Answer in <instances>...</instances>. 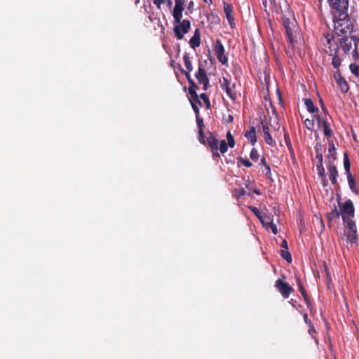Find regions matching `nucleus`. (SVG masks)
Returning a JSON list of instances; mask_svg holds the SVG:
<instances>
[{"mask_svg": "<svg viewBox=\"0 0 359 359\" xmlns=\"http://www.w3.org/2000/svg\"><path fill=\"white\" fill-rule=\"evenodd\" d=\"M280 125L276 114L273 117H271L269 121L262 122V129L265 142L271 145L274 146L276 142L273 137H278L280 135Z\"/></svg>", "mask_w": 359, "mask_h": 359, "instance_id": "nucleus-1", "label": "nucleus"}, {"mask_svg": "<svg viewBox=\"0 0 359 359\" xmlns=\"http://www.w3.org/2000/svg\"><path fill=\"white\" fill-rule=\"evenodd\" d=\"M334 29L338 35H346L351 34L353 31V24L348 15L345 17H333Z\"/></svg>", "mask_w": 359, "mask_h": 359, "instance_id": "nucleus-2", "label": "nucleus"}, {"mask_svg": "<svg viewBox=\"0 0 359 359\" xmlns=\"http://www.w3.org/2000/svg\"><path fill=\"white\" fill-rule=\"evenodd\" d=\"M341 46L346 53H349L355 60L359 59V39L356 37H344L341 41Z\"/></svg>", "mask_w": 359, "mask_h": 359, "instance_id": "nucleus-3", "label": "nucleus"}, {"mask_svg": "<svg viewBox=\"0 0 359 359\" xmlns=\"http://www.w3.org/2000/svg\"><path fill=\"white\" fill-rule=\"evenodd\" d=\"M329 3L333 17H345L346 15H348V0H330Z\"/></svg>", "mask_w": 359, "mask_h": 359, "instance_id": "nucleus-4", "label": "nucleus"}, {"mask_svg": "<svg viewBox=\"0 0 359 359\" xmlns=\"http://www.w3.org/2000/svg\"><path fill=\"white\" fill-rule=\"evenodd\" d=\"M340 197L337 198L338 204L340 210V214L342 217L344 222H346L348 219H351L354 217L355 209L353 203L351 200H347L344 203L339 201Z\"/></svg>", "mask_w": 359, "mask_h": 359, "instance_id": "nucleus-5", "label": "nucleus"}, {"mask_svg": "<svg viewBox=\"0 0 359 359\" xmlns=\"http://www.w3.org/2000/svg\"><path fill=\"white\" fill-rule=\"evenodd\" d=\"M176 25L174 27V33L178 40L183 39L184 35L187 33L191 27V22L188 20H180L175 21Z\"/></svg>", "mask_w": 359, "mask_h": 359, "instance_id": "nucleus-6", "label": "nucleus"}, {"mask_svg": "<svg viewBox=\"0 0 359 359\" xmlns=\"http://www.w3.org/2000/svg\"><path fill=\"white\" fill-rule=\"evenodd\" d=\"M323 44L325 52L330 55H334L337 53L338 45L332 34H327L324 36Z\"/></svg>", "mask_w": 359, "mask_h": 359, "instance_id": "nucleus-7", "label": "nucleus"}, {"mask_svg": "<svg viewBox=\"0 0 359 359\" xmlns=\"http://www.w3.org/2000/svg\"><path fill=\"white\" fill-rule=\"evenodd\" d=\"M283 25L287 35L288 40L291 43H292L294 41V34L296 32L297 29L295 20L293 18L291 19L284 18Z\"/></svg>", "mask_w": 359, "mask_h": 359, "instance_id": "nucleus-8", "label": "nucleus"}, {"mask_svg": "<svg viewBox=\"0 0 359 359\" xmlns=\"http://www.w3.org/2000/svg\"><path fill=\"white\" fill-rule=\"evenodd\" d=\"M276 287L285 298H287L293 290L292 287H290L286 282L282 281L280 279L276 280Z\"/></svg>", "mask_w": 359, "mask_h": 359, "instance_id": "nucleus-9", "label": "nucleus"}, {"mask_svg": "<svg viewBox=\"0 0 359 359\" xmlns=\"http://www.w3.org/2000/svg\"><path fill=\"white\" fill-rule=\"evenodd\" d=\"M215 52L218 60L223 65L227 63V57L224 55V48L219 41H217L215 45Z\"/></svg>", "mask_w": 359, "mask_h": 359, "instance_id": "nucleus-10", "label": "nucleus"}, {"mask_svg": "<svg viewBox=\"0 0 359 359\" xmlns=\"http://www.w3.org/2000/svg\"><path fill=\"white\" fill-rule=\"evenodd\" d=\"M184 9V1L182 0H175V8L172 13L175 21H180L182 18Z\"/></svg>", "mask_w": 359, "mask_h": 359, "instance_id": "nucleus-11", "label": "nucleus"}, {"mask_svg": "<svg viewBox=\"0 0 359 359\" xmlns=\"http://www.w3.org/2000/svg\"><path fill=\"white\" fill-rule=\"evenodd\" d=\"M221 86L223 89L225 90L227 96L231 100H234L236 98V93L234 91V85L230 84V82L226 79L223 78V81L221 83Z\"/></svg>", "mask_w": 359, "mask_h": 359, "instance_id": "nucleus-12", "label": "nucleus"}, {"mask_svg": "<svg viewBox=\"0 0 359 359\" xmlns=\"http://www.w3.org/2000/svg\"><path fill=\"white\" fill-rule=\"evenodd\" d=\"M196 77L198 82L203 85L204 90H206L208 86L209 80L206 75L205 69L200 67L196 74Z\"/></svg>", "mask_w": 359, "mask_h": 359, "instance_id": "nucleus-13", "label": "nucleus"}, {"mask_svg": "<svg viewBox=\"0 0 359 359\" xmlns=\"http://www.w3.org/2000/svg\"><path fill=\"white\" fill-rule=\"evenodd\" d=\"M334 76L337 83L340 87L341 92L346 93L348 90L347 82L344 79V78H342L338 72H335Z\"/></svg>", "mask_w": 359, "mask_h": 359, "instance_id": "nucleus-14", "label": "nucleus"}, {"mask_svg": "<svg viewBox=\"0 0 359 359\" xmlns=\"http://www.w3.org/2000/svg\"><path fill=\"white\" fill-rule=\"evenodd\" d=\"M189 43L191 48H195L200 46V32L198 29L195 30L194 36L191 38Z\"/></svg>", "mask_w": 359, "mask_h": 359, "instance_id": "nucleus-15", "label": "nucleus"}, {"mask_svg": "<svg viewBox=\"0 0 359 359\" xmlns=\"http://www.w3.org/2000/svg\"><path fill=\"white\" fill-rule=\"evenodd\" d=\"M224 10L226 17L228 21L230 23H231L234 20L233 16L232 7L231 5L227 4L226 3H224Z\"/></svg>", "mask_w": 359, "mask_h": 359, "instance_id": "nucleus-16", "label": "nucleus"}, {"mask_svg": "<svg viewBox=\"0 0 359 359\" xmlns=\"http://www.w3.org/2000/svg\"><path fill=\"white\" fill-rule=\"evenodd\" d=\"M245 136L250 141L251 144L254 145L257 142L255 128L251 127L250 130L245 133Z\"/></svg>", "mask_w": 359, "mask_h": 359, "instance_id": "nucleus-17", "label": "nucleus"}, {"mask_svg": "<svg viewBox=\"0 0 359 359\" xmlns=\"http://www.w3.org/2000/svg\"><path fill=\"white\" fill-rule=\"evenodd\" d=\"M340 210H339L336 205H334V208L332 210L327 213V219L329 221H332L335 219H339L340 217Z\"/></svg>", "mask_w": 359, "mask_h": 359, "instance_id": "nucleus-18", "label": "nucleus"}, {"mask_svg": "<svg viewBox=\"0 0 359 359\" xmlns=\"http://www.w3.org/2000/svg\"><path fill=\"white\" fill-rule=\"evenodd\" d=\"M329 172H330V175H329L330 180H331L332 184H336L337 183V176L338 172H337V168L335 167V165H331L329 168Z\"/></svg>", "mask_w": 359, "mask_h": 359, "instance_id": "nucleus-19", "label": "nucleus"}, {"mask_svg": "<svg viewBox=\"0 0 359 359\" xmlns=\"http://www.w3.org/2000/svg\"><path fill=\"white\" fill-rule=\"evenodd\" d=\"M304 104L307 108V110L311 113H315L318 111V109L316 107L311 99H305Z\"/></svg>", "mask_w": 359, "mask_h": 359, "instance_id": "nucleus-20", "label": "nucleus"}, {"mask_svg": "<svg viewBox=\"0 0 359 359\" xmlns=\"http://www.w3.org/2000/svg\"><path fill=\"white\" fill-rule=\"evenodd\" d=\"M345 223H346V228L345 231L357 233V228L354 221L351 220V219H348Z\"/></svg>", "mask_w": 359, "mask_h": 359, "instance_id": "nucleus-21", "label": "nucleus"}, {"mask_svg": "<svg viewBox=\"0 0 359 359\" xmlns=\"http://www.w3.org/2000/svg\"><path fill=\"white\" fill-rule=\"evenodd\" d=\"M196 116V123L199 128V136H200V141L201 142H204L201 140V138L203 137V128L204 127L203 121L201 118L199 117V115Z\"/></svg>", "mask_w": 359, "mask_h": 359, "instance_id": "nucleus-22", "label": "nucleus"}, {"mask_svg": "<svg viewBox=\"0 0 359 359\" xmlns=\"http://www.w3.org/2000/svg\"><path fill=\"white\" fill-rule=\"evenodd\" d=\"M345 235L347 237V240L351 243H354L357 239V233H353V231H345Z\"/></svg>", "mask_w": 359, "mask_h": 359, "instance_id": "nucleus-23", "label": "nucleus"}, {"mask_svg": "<svg viewBox=\"0 0 359 359\" xmlns=\"http://www.w3.org/2000/svg\"><path fill=\"white\" fill-rule=\"evenodd\" d=\"M332 64L333 67L335 69L339 68L341 63V59L339 57V55H336V53L334 55H332Z\"/></svg>", "mask_w": 359, "mask_h": 359, "instance_id": "nucleus-24", "label": "nucleus"}, {"mask_svg": "<svg viewBox=\"0 0 359 359\" xmlns=\"http://www.w3.org/2000/svg\"><path fill=\"white\" fill-rule=\"evenodd\" d=\"M318 175L322 177L323 180H325V169L323 165V163H317L316 165Z\"/></svg>", "mask_w": 359, "mask_h": 359, "instance_id": "nucleus-25", "label": "nucleus"}, {"mask_svg": "<svg viewBox=\"0 0 359 359\" xmlns=\"http://www.w3.org/2000/svg\"><path fill=\"white\" fill-rule=\"evenodd\" d=\"M350 71L353 74H354L356 77H359V65L357 64H351L349 65Z\"/></svg>", "mask_w": 359, "mask_h": 359, "instance_id": "nucleus-26", "label": "nucleus"}, {"mask_svg": "<svg viewBox=\"0 0 359 359\" xmlns=\"http://www.w3.org/2000/svg\"><path fill=\"white\" fill-rule=\"evenodd\" d=\"M344 166L345 170L347 172V175L348 173H351L350 172L351 164H350V161H349L348 155L346 154H344Z\"/></svg>", "mask_w": 359, "mask_h": 359, "instance_id": "nucleus-27", "label": "nucleus"}, {"mask_svg": "<svg viewBox=\"0 0 359 359\" xmlns=\"http://www.w3.org/2000/svg\"><path fill=\"white\" fill-rule=\"evenodd\" d=\"M183 58H184V65L186 66V68L189 70V72L192 71L193 67H192L191 62L189 59V55L187 54H185L184 55Z\"/></svg>", "mask_w": 359, "mask_h": 359, "instance_id": "nucleus-28", "label": "nucleus"}, {"mask_svg": "<svg viewBox=\"0 0 359 359\" xmlns=\"http://www.w3.org/2000/svg\"><path fill=\"white\" fill-rule=\"evenodd\" d=\"M189 93H190V95L191 96V98L195 102H198L199 105H201V102L199 100L198 96L196 90L194 88H189Z\"/></svg>", "mask_w": 359, "mask_h": 359, "instance_id": "nucleus-29", "label": "nucleus"}, {"mask_svg": "<svg viewBox=\"0 0 359 359\" xmlns=\"http://www.w3.org/2000/svg\"><path fill=\"white\" fill-rule=\"evenodd\" d=\"M323 131H324V134L326 135V136H331L332 135V130L329 128L328 126V123L326 122V121H323Z\"/></svg>", "mask_w": 359, "mask_h": 359, "instance_id": "nucleus-30", "label": "nucleus"}, {"mask_svg": "<svg viewBox=\"0 0 359 359\" xmlns=\"http://www.w3.org/2000/svg\"><path fill=\"white\" fill-rule=\"evenodd\" d=\"M304 124L307 129L309 130H313L314 128V120L313 119H306L304 121Z\"/></svg>", "mask_w": 359, "mask_h": 359, "instance_id": "nucleus-31", "label": "nucleus"}, {"mask_svg": "<svg viewBox=\"0 0 359 359\" xmlns=\"http://www.w3.org/2000/svg\"><path fill=\"white\" fill-rule=\"evenodd\" d=\"M281 256L283 258H284L287 262H292V257L290 253L287 250H282L281 251Z\"/></svg>", "mask_w": 359, "mask_h": 359, "instance_id": "nucleus-32", "label": "nucleus"}, {"mask_svg": "<svg viewBox=\"0 0 359 359\" xmlns=\"http://www.w3.org/2000/svg\"><path fill=\"white\" fill-rule=\"evenodd\" d=\"M226 139H227V141H228L229 146L230 147H233L234 144H235L234 139H233V136L231 135V134L229 132H228L227 134H226Z\"/></svg>", "mask_w": 359, "mask_h": 359, "instance_id": "nucleus-33", "label": "nucleus"}, {"mask_svg": "<svg viewBox=\"0 0 359 359\" xmlns=\"http://www.w3.org/2000/svg\"><path fill=\"white\" fill-rule=\"evenodd\" d=\"M347 179H348V182L350 188L352 190H353L355 188V181H354L353 177L351 173H348L347 175Z\"/></svg>", "mask_w": 359, "mask_h": 359, "instance_id": "nucleus-34", "label": "nucleus"}, {"mask_svg": "<svg viewBox=\"0 0 359 359\" xmlns=\"http://www.w3.org/2000/svg\"><path fill=\"white\" fill-rule=\"evenodd\" d=\"M250 156L251 158V159H252L253 161H257L258 160V158H259V154H258V151H257L256 149L253 148L251 151H250Z\"/></svg>", "mask_w": 359, "mask_h": 359, "instance_id": "nucleus-35", "label": "nucleus"}, {"mask_svg": "<svg viewBox=\"0 0 359 359\" xmlns=\"http://www.w3.org/2000/svg\"><path fill=\"white\" fill-rule=\"evenodd\" d=\"M191 104L196 114V116L199 115V107H201V105H199L198 103L195 102L194 100V102H191Z\"/></svg>", "mask_w": 359, "mask_h": 359, "instance_id": "nucleus-36", "label": "nucleus"}, {"mask_svg": "<svg viewBox=\"0 0 359 359\" xmlns=\"http://www.w3.org/2000/svg\"><path fill=\"white\" fill-rule=\"evenodd\" d=\"M227 144L225 142V140H222L220 142V144H219V150L221 151V153L224 154L225 152H226L227 151Z\"/></svg>", "mask_w": 359, "mask_h": 359, "instance_id": "nucleus-37", "label": "nucleus"}, {"mask_svg": "<svg viewBox=\"0 0 359 359\" xmlns=\"http://www.w3.org/2000/svg\"><path fill=\"white\" fill-rule=\"evenodd\" d=\"M239 161H240V162H241L243 165H245V167H248H248L252 166V163H251V162H250L249 160H248V159H245V158H239Z\"/></svg>", "mask_w": 359, "mask_h": 359, "instance_id": "nucleus-38", "label": "nucleus"}, {"mask_svg": "<svg viewBox=\"0 0 359 359\" xmlns=\"http://www.w3.org/2000/svg\"><path fill=\"white\" fill-rule=\"evenodd\" d=\"M209 143L212 149H217V140L215 138H211Z\"/></svg>", "mask_w": 359, "mask_h": 359, "instance_id": "nucleus-39", "label": "nucleus"}, {"mask_svg": "<svg viewBox=\"0 0 359 359\" xmlns=\"http://www.w3.org/2000/svg\"><path fill=\"white\" fill-rule=\"evenodd\" d=\"M268 224L269 225L270 228L271 229V231L273 233V234H276L278 231H277V227H276V224L274 223H273L272 222H268Z\"/></svg>", "mask_w": 359, "mask_h": 359, "instance_id": "nucleus-40", "label": "nucleus"}, {"mask_svg": "<svg viewBox=\"0 0 359 359\" xmlns=\"http://www.w3.org/2000/svg\"><path fill=\"white\" fill-rule=\"evenodd\" d=\"M252 211L253 212H255V215H257L259 218L261 219L262 222L264 224V222H265V218H262V217H260L259 215H258V213H259V210L256 208H251Z\"/></svg>", "mask_w": 359, "mask_h": 359, "instance_id": "nucleus-41", "label": "nucleus"}, {"mask_svg": "<svg viewBox=\"0 0 359 359\" xmlns=\"http://www.w3.org/2000/svg\"><path fill=\"white\" fill-rule=\"evenodd\" d=\"M200 97L207 104L208 106L210 104V102H209L208 97L206 95V94L202 93L200 95Z\"/></svg>", "mask_w": 359, "mask_h": 359, "instance_id": "nucleus-42", "label": "nucleus"}, {"mask_svg": "<svg viewBox=\"0 0 359 359\" xmlns=\"http://www.w3.org/2000/svg\"><path fill=\"white\" fill-rule=\"evenodd\" d=\"M269 6L271 9L276 8L278 5L276 0H269Z\"/></svg>", "mask_w": 359, "mask_h": 359, "instance_id": "nucleus-43", "label": "nucleus"}, {"mask_svg": "<svg viewBox=\"0 0 359 359\" xmlns=\"http://www.w3.org/2000/svg\"><path fill=\"white\" fill-rule=\"evenodd\" d=\"M313 117L316 119L318 127H320L321 125L323 126V121L320 118L319 116L314 115Z\"/></svg>", "mask_w": 359, "mask_h": 359, "instance_id": "nucleus-44", "label": "nucleus"}, {"mask_svg": "<svg viewBox=\"0 0 359 359\" xmlns=\"http://www.w3.org/2000/svg\"><path fill=\"white\" fill-rule=\"evenodd\" d=\"M316 158L318 161V163H323V154L321 152H318V154H316Z\"/></svg>", "mask_w": 359, "mask_h": 359, "instance_id": "nucleus-45", "label": "nucleus"}, {"mask_svg": "<svg viewBox=\"0 0 359 359\" xmlns=\"http://www.w3.org/2000/svg\"><path fill=\"white\" fill-rule=\"evenodd\" d=\"M245 194V191L243 189L236 190V195L240 197Z\"/></svg>", "mask_w": 359, "mask_h": 359, "instance_id": "nucleus-46", "label": "nucleus"}, {"mask_svg": "<svg viewBox=\"0 0 359 359\" xmlns=\"http://www.w3.org/2000/svg\"><path fill=\"white\" fill-rule=\"evenodd\" d=\"M154 4L157 6L158 8H160L161 5L163 3V0H153Z\"/></svg>", "mask_w": 359, "mask_h": 359, "instance_id": "nucleus-47", "label": "nucleus"}, {"mask_svg": "<svg viewBox=\"0 0 359 359\" xmlns=\"http://www.w3.org/2000/svg\"><path fill=\"white\" fill-rule=\"evenodd\" d=\"M321 144L320 143H317L316 147H315V149H316V154H318V152H320L321 151Z\"/></svg>", "mask_w": 359, "mask_h": 359, "instance_id": "nucleus-48", "label": "nucleus"}, {"mask_svg": "<svg viewBox=\"0 0 359 359\" xmlns=\"http://www.w3.org/2000/svg\"><path fill=\"white\" fill-rule=\"evenodd\" d=\"M281 247L285 249H287V243L285 240H283L282 243H281Z\"/></svg>", "mask_w": 359, "mask_h": 359, "instance_id": "nucleus-49", "label": "nucleus"}, {"mask_svg": "<svg viewBox=\"0 0 359 359\" xmlns=\"http://www.w3.org/2000/svg\"><path fill=\"white\" fill-rule=\"evenodd\" d=\"M185 75H186L187 78L188 79L189 83H191V84H194V82H193V81L191 79L189 73V72H185Z\"/></svg>", "mask_w": 359, "mask_h": 359, "instance_id": "nucleus-50", "label": "nucleus"}, {"mask_svg": "<svg viewBox=\"0 0 359 359\" xmlns=\"http://www.w3.org/2000/svg\"><path fill=\"white\" fill-rule=\"evenodd\" d=\"M165 1L167 2L168 6L169 7H171V6H172V0H165Z\"/></svg>", "mask_w": 359, "mask_h": 359, "instance_id": "nucleus-51", "label": "nucleus"}, {"mask_svg": "<svg viewBox=\"0 0 359 359\" xmlns=\"http://www.w3.org/2000/svg\"><path fill=\"white\" fill-rule=\"evenodd\" d=\"M262 163L266 166V168L268 170H269V165H267L266 164V163H265V159H264V158H262Z\"/></svg>", "mask_w": 359, "mask_h": 359, "instance_id": "nucleus-52", "label": "nucleus"}, {"mask_svg": "<svg viewBox=\"0 0 359 359\" xmlns=\"http://www.w3.org/2000/svg\"><path fill=\"white\" fill-rule=\"evenodd\" d=\"M229 121H233V116L230 115L229 116Z\"/></svg>", "mask_w": 359, "mask_h": 359, "instance_id": "nucleus-53", "label": "nucleus"}, {"mask_svg": "<svg viewBox=\"0 0 359 359\" xmlns=\"http://www.w3.org/2000/svg\"><path fill=\"white\" fill-rule=\"evenodd\" d=\"M254 192H255V194H257V195H260V192H259V190H257V189H255V190L254 191Z\"/></svg>", "mask_w": 359, "mask_h": 359, "instance_id": "nucleus-54", "label": "nucleus"}, {"mask_svg": "<svg viewBox=\"0 0 359 359\" xmlns=\"http://www.w3.org/2000/svg\"><path fill=\"white\" fill-rule=\"evenodd\" d=\"M193 5H194L193 1H191V2L189 3V8H190L191 6H193Z\"/></svg>", "mask_w": 359, "mask_h": 359, "instance_id": "nucleus-55", "label": "nucleus"}, {"mask_svg": "<svg viewBox=\"0 0 359 359\" xmlns=\"http://www.w3.org/2000/svg\"><path fill=\"white\" fill-rule=\"evenodd\" d=\"M267 3H268L267 0H264L263 4H264V6H265L266 7L267 6H266Z\"/></svg>", "mask_w": 359, "mask_h": 359, "instance_id": "nucleus-56", "label": "nucleus"}, {"mask_svg": "<svg viewBox=\"0 0 359 359\" xmlns=\"http://www.w3.org/2000/svg\"><path fill=\"white\" fill-rule=\"evenodd\" d=\"M206 3L210 4L212 2V0H204Z\"/></svg>", "mask_w": 359, "mask_h": 359, "instance_id": "nucleus-57", "label": "nucleus"}, {"mask_svg": "<svg viewBox=\"0 0 359 359\" xmlns=\"http://www.w3.org/2000/svg\"><path fill=\"white\" fill-rule=\"evenodd\" d=\"M332 148H330V149H329L330 152H331V151H332V149H334V144H332Z\"/></svg>", "mask_w": 359, "mask_h": 359, "instance_id": "nucleus-58", "label": "nucleus"}, {"mask_svg": "<svg viewBox=\"0 0 359 359\" xmlns=\"http://www.w3.org/2000/svg\"><path fill=\"white\" fill-rule=\"evenodd\" d=\"M305 320L307 322V315L304 316Z\"/></svg>", "mask_w": 359, "mask_h": 359, "instance_id": "nucleus-59", "label": "nucleus"}, {"mask_svg": "<svg viewBox=\"0 0 359 359\" xmlns=\"http://www.w3.org/2000/svg\"><path fill=\"white\" fill-rule=\"evenodd\" d=\"M313 331H314V330H311H311H309V332H310V334H311V332H313Z\"/></svg>", "mask_w": 359, "mask_h": 359, "instance_id": "nucleus-60", "label": "nucleus"}]
</instances>
